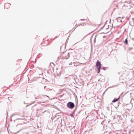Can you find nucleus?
Returning a JSON list of instances; mask_svg holds the SVG:
<instances>
[{
	"mask_svg": "<svg viewBox=\"0 0 134 134\" xmlns=\"http://www.w3.org/2000/svg\"><path fill=\"white\" fill-rule=\"evenodd\" d=\"M101 65L100 62L99 60H98L96 62V69H97L98 74L100 72V70L101 68Z\"/></svg>",
	"mask_w": 134,
	"mask_h": 134,
	"instance_id": "1",
	"label": "nucleus"
},
{
	"mask_svg": "<svg viewBox=\"0 0 134 134\" xmlns=\"http://www.w3.org/2000/svg\"><path fill=\"white\" fill-rule=\"evenodd\" d=\"M75 105L74 103L71 102H68L67 105V107L70 109H73Z\"/></svg>",
	"mask_w": 134,
	"mask_h": 134,
	"instance_id": "2",
	"label": "nucleus"
},
{
	"mask_svg": "<svg viewBox=\"0 0 134 134\" xmlns=\"http://www.w3.org/2000/svg\"><path fill=\"white\" fill-rule=\"evenodd\" d=\"M11 4L9 3H6L5 4V8L8 9L10 8Z\"/></svg>",
	"mask_w": 134,
	"mask_h": 134,
	"instance_id": "3",
	"label": "nucleus"
},
{
	"mask_svg": "<svg viewBox=\"0 0 134 134\" xmlns=\"http://www.w3.org/2000/svg\"><path fill=\"white\" fill-rule=\"evenodd\" d=\"M120 98V97H119L117 98H114L113 100L112 101V102L113 103H114L115 102L117 101Z\"/></svg>",
	"mask_w": 134,
	"mask_h": 134,
	"instance_id": "4",
	"label": "nucleus"
},
{
	"mask_svg": "<svg viewBox=\"0 0 134 134\" xmlns=\"http://www.w3.org/2000/svg\"><path fill=\"white\" fill-rule=\"evenodd\" d=\"M47 81V80L46 79L43 77L42 78V81L43 83H46Z\"/></svg>",
	"mask_w": 134,
	"mask_h": 134,
	"instance_id": "5",
	"label": "nucleus"
},
{
	"mask_svg": "<svg viewBox=\"0 0 134 134\" xmlns=\"http://www.w3.org/2000/svg\"><path fill=\"white\" fill-rule=\"evenodd\" d=\"M124 43H125V44L127 45H128V40L127 39V38H126L124 42Z\"/></svg>",
	"mask_w": 134,
	"mask_h": 134,
	"instance_id": "6",
	"label": "nucleus"
},
{
	"mask_svg": "<svg viewBox=\"0 0 134 134\" xmlns=\"http://www.w3.org/2000/svg\"><path fill=\"white\" fill-rule=\"evenodd\" d=\"M38 101L42 103H45L46 102V101H40L39 100H38Z\"/></svg>",
	"mask_w": 134,
	"mask_h": 134,
	"instance_id": "7",
	"label": "nucleus"
},
{
	"mask_svg": "<svg viewBox=\"0 0 134 134\" xmlns=\"http://www.w3.org/2000/svg\"><path fill=\"white\" fill-rule=\"evenodd\" d=\"M101 69H103V70H106V68H106L105 67H103L102 68H101Z\"/></svg>",
	"mask_w": 134,
	"mask_h": 134,
	"instance_id": "8",
	"label": "nucleus"
},
{
	"mask_svg": "<svg viewBox=\"0 0 134 134\" xmlns=\"http://www.w3.org/2000/svg\"><path fill=\"white\" fill-rule=\"evenodd\" d=\"M8 99L10 101H11V100L12 99V97H9L8 98Z\"/></svg>",
	"mask_w": 134,
	"mask_h": 134,
	"instance_id": "9",
	"label": "nucleus"
},
{
	"mask_svg": "<svg viewBox=\"0 0 134 134\" xmlns=\"http://www.w3.org/2000/svg\"><path fill=\"white\" fill-rule=\"evenodd\" d=\"M128 49H129V50L130 51L133 49V47H129Z\"/></svg>",
	"mask_w": 134,
	"mask_h": 134,
	"instance_id": "10",
	"label": "nucleus"
},
{
	"mask_svg": "<svg viewBox=\"0 0 134 134\" xmlns=\"http://www.w3.org/2000/svg\"><path fill=\"white\" fill-rule=\"evenodd\" d=\"M50 69L51 70V71H53L54 69L53 67H52L51 66V68Z\"/></svg>",
	"mask_w": 134,
	"mask_h": 134,
	"instance_id": "11",
	"label": "nucleus"
},
{
	"mask_svg": "<svg viewBox=\"0 0 134 134\" xmlns=\"http://www.w3.org/2000/svg\"><path fill=\"white\" fill-rule=\"evenodd\" d=\"M43 74V73H42L41 74H39V75L40 76H41L39 77H41L42 76V75Z\"/></svg>",
	"mask_w": 134,
	"mask_h": 134,
	"instance_id": "12",
	"label": "nucleus"
},
{
	"mask_svg": "<svg viewBox=\"0 0 134 134\" xmlns=\"http://www.w3.org/2000/svg\"><path fill=\"white\" fill-rule=\"evenodd\" d=\"M117 21H118V22L119 21L120 22H122V20H120L119 21V20H117Z\"/></svg>",
	"mask_w": 134,
	"mask_h": 134,
	"instance_id": "13",
	"label": "nucleus"
},
{
	"mask_svg": "<svg viewBox=\"0 0 134 134\" xmlns=\"http://www.w3.org/2000/svg\"><path fill=\"white\" fill-rule=\"evenodd\" d=\"M22 119H20V118H18V119H16V120H21Z\"/></svg>",
	"mask_w": 134,
	"mask_h": 134,
	"instance_id": "14",
	"label": "nucleus"
},
{
	"mask_svg": "<svg viewBox=\"0 0 134 134\" xmlns=\"http://www.w3.org/2000/svg\"><path fill=\"white\" fill-rule=\"evenodd\" d=\"M45 96H46V97H48V99H49V97L48 96H47V95H45Z\"/></svg>",
	"mask_w": 134,
	"mask_h": 134,
	"instance_id": "15",
	"label": "nucleus"
},
{
	"mask_svg": "<svg viewBox=\"0 0 134 134\" xmlns=\"http://www.w3.org/2000/svg\"><path fill=\"white\" fill-rule=\"evenodd\" d=\"M104 121L103 120V121H102V122H101V124H103V123Z\"/></svg>",
	"mask_w": 134,
	"mask_h": 134,
	"instance_id": "16",
	"label": "nucleus"
},
{
	"mask_svg": "<svg viewBox=\"0 0 134 134\" xmlns=\"http://www.w3.org/2000/svg\"><path fill=\"white\" fill-rule=\"evenodd\" d=\"M109 25H108V28H106V29H108L109 27Z\"/></svg>",
	"mask_w": 134,
	"mask_h": 134,
	"instance_id": "17",
	"label": "nucleus"
},
{
	"mask_svg": "<svg viewBox=\"0 0 134 134\" xmlns=\"http://www.w3.org/2000/svg\"><path fill=\"white\" fill-rule=\"evenodd\" d=\"M68 53V54L69 55V57H70V55H69V54L70 53Z\"/></svg>",
	"mask_w": 134,
	"mask_h": 134,
	"instance_id": "18",
	"label": "nucleus"
},
{
	"mask_svg": "<svg viewBox=\"0 0 134 134\" xmlns=\"http://www.w3.org/2000/svg\"><path fill=\"white\" fill-rule=\"evenodd\" d=\"M80 20H82V21L84 20L85 19H81Z\"/></svg>",
	"mask_w": 134,
	"mask_h": 134,
	"instance_id": "19",
	"label": "nucleus"
},
{
	"mask_svg": "<svg viewBox=\"0 0 134 134\" xmlns=\"http://www.w3.org/2000/svg\"><path fill=\"white\" fill-rule=\"evenodd\" d=\"M104 26H103L102 27L101 29H103V28L104 27Z\"/></svg>",
	"mask_w": 134,
	"mask_h": 134,
	"instance_id": "20",
	"label": "nucleus"
},
{
	"mask_svg": "<svg viewBox=\"0 0 134 134\" xmlns=\"http://www.w3.org/2000/svg\"><path fill=\"white\" fill-rule=\"evenodd\" d=\"M97 37V36L96 35V36L95 37V38H96Z\"/></svg>",
	"mask_w": 134,
	"mask_h": 134,
	"instance_id": "21",
	"label": "nucleus"
},
{
	"mask_svg": "<svg viewBox=\"0 0 134 134\" xmlns=\"http://www.w3.org/2000/svg\"><path fill=\"white\" fill-rule=\"evenodd\" d=\"M94 42H95V39H94Z\"/></svg>",
	"mask_w": 134,
	"mask_h": 134,
	"instance_id": "22",
	"label": "nucleus"
},
{
	"mask_svg": "<svg viewBox=\"0 0 134 134\" xmlns=\"http://www.w3.org/2000/svg\"><path fill=\"white\" fill-rule=\"evenodd\" d=\"M46 87V86H44V88H45V87Z\"/></svg>",
	"mask_w": 134,
	"mask_h": 134,
	"instance_id": "23",
	"label": "nucleus"
},
{
	"mask_svg": "<svg viewBox=\"0 0 134 134\" xmlns=\"http://www.w3.org/2000/svg\"><path fill=\"white\" fill-rule=\"evenodd\" d=\"M45 111H44L43 112V113H44V112H45Z\"/></svg>",
	"mask_w": 134,
	"mask_h": 134,
	"instance_id": "24",
	"label": "nucleus"
},
{
	"mask_svg": "<svg viewBox=\"0 0 134 134\" xmlns=\"http://www.w3.org/2000/svg\"><path fill=\"white\" fill-rule=\"evenodd\" d=\"M24 104H25V102H24Z\"/></svg>",
	"mask_w": 134,
	"mask_h": 134,
	"instance_id": "25",
	"label": "nucleus"
}]
</instances>
